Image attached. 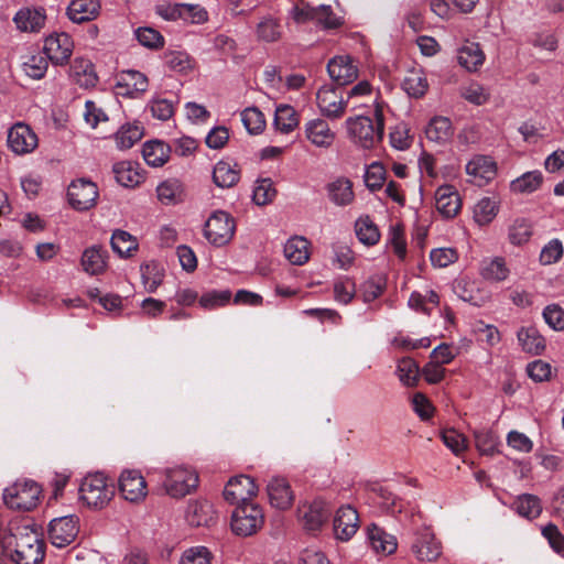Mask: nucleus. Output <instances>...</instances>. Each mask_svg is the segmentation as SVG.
Wrapping results in <instances>:
<instances>
[{
    "mask_svg": "<svg viewBox=\"0 0 564 564\" xmlns=\"http://www.w3.org/2000/svg\"><path fill=\"white\" fill-rule=\"evenodd\" d=\"M4 545L17 564H39L44 558L41 534L28 523H11Z\"/></svg>",
    "mask_w": 564,
    "mask_h": 564,
    "instance_id": "obj_1",
    "label": "nucleus"
},
{
    "mask_svg": "<svg viewBox=\"0 0 564 564\" xmlns=\"http://www.w3.org/2000/svg\"><path fill=\"white\" fill-rule=\"evenodd\" d=\"M346 128L350 141L365 150L375 148L383 138L384 123L380 110L375 111V121L367 116L349 117Z\"/></svg>",
    "mask_w": 564,
    "mask_h": 564,
    "instance_id": "obj_2",
    "label": "nucleus"
},
{
    "mask_svg": "<svg viewBox=\"0 0 564 564\" xmlns=\"http://www.w3.org/2000/svg\"><path fill=\"white\" fill-rule=\"evenodd\" d=\"M115 497V486L102 473L88 474L79 486V501L89 509L101 510Z\"/></svg>",
    "mask_w": 564,
    "mask_h": 564,
    "instance_id": "obj_3",
    "label": "nucleus"
},
{
    "mask_svg": "<svg viewBox=\"0 0 564 564\" xmlns=\"http://www.w3.org/2000/svg\"><path fill=\"white\" fill-rule=\"evenodd\" d=\"M41 497V486L31 479L17 480L3 491L6 506L18 511H30L36 508Z\"/></svg>",
    "mask_w": 564,
    "mask_h": 564,
    "instance_id": "obj_4",
    "label": "nucleus"
},
{
    "mask_svg": "<svg viewBox=\"0 0 564 564\" xmlns=\"http://www.w3.org/2000/svg\"><path fill=\"white\" fill-rule=\"evenodd\" d=\"M163 487L165 492L173 498H182L191 494L198 486L197 473L184 465H177L164 469Z\"/></svg>",
    "mask_w": 564,
    "mask_h": 564,
    "instance_id": "obj_5",
    "label": "nucleus"
},
{
    "mask_svg": "<svg viewBox=\"0 0 564 564\" xmlns=\"http://www.w3.org/2000/svg\"><path fill=\"white\" fill-rule=\"evenodd\" d=\"M262 509L254 502L237 506L231 513V531L239 536L254 534L263 524Z\"/></svg>",
    "mask_w": 564,
    "mask_h": 564,
    "instance_id": "obj_6",
    "label": "nucleus"
},
{
    "mask_svg": "<svg viewBox=\"0 0 564 564\" xmlns=\"http://www.w3.org/2000/svg\"><path fill=\"white\" fill-rule=\"evenodd\" d=\"M410 550L415 560L423 564L436 562L443 554L442 542L427 527L415 531Z\"/></svg>",
    "mask_w": 564,
    "mask_h": 564,
    "instance_id": "obj_7",
    "label": "nucleus"
},
{
    "mask_svg": "<svg viewBox=\"0 0 564 564\" xmlns=\"http://www.w3.org/2000/svg\"><path fill=\"white\" fill-rule=\"evenodd\" d=\"M236 224L224 210L214 212L205 223L204 236L214 246L221 247L234 237Z\"/></svg>",
    "mask_w": 564,
    "mask_h": 564,
    "instance_id": "obj_8",
    "label": "nucleus"
},
{
    "mask_svg": "<svg viewBox=\"0 0 564 564\" xmlns=\"http://www.w3.org/2000/svg\"><path fill=\"white\" fill-rule=\"evenodd\" d=\"M316 104L322 116L336 120L344 116L348 98L344 97L339 87L325 84L316 93Z\"/></svg>",
    "mask_w": 564,
    "mask_h": 564,
    "instance_id": "obj_9",
    "label": "nucleus"
},
{
    "mask_svg": "<svg viewBox=\"0 0 564 564\" xmlns=\"http://www.w3.org/2000/svg\"><path fill=\"white\" fill-rule=\"evenodd\" d=\"M258 494V486L253 478L247 475H239L230 478L224 488V499L230 503L240 506L252 503Z\"/></svg>",
    "mask_w": 564,
    "mask_h": 564,
    "instance_id": "obj_10",
    "label": "nucleus"
},
{
    "mask_svg": "<svg viewBox=\"0 0 564 564\" xmlns=\"http://www.w3.org/2000/svg\"><path fill=\"white\" fill-rule=\"evenodd\" d=\"M121 497L131 503H141L148 496V485L143 475L137 469H126L119 480Z\"/></svg>",
    "mask_w": 564,
    "mask_h": 564,
    "instance_id": "obj_11",
    "label": "nucleus"
},
{
    "mask_svg": "<svg viewBox=\"0 0 564 564\" xmlns=\"http://www.w3.org/2000/svg\"><path fill=\"white\" fill-rule=\"evenodd\" d=\"M67 196L74 209L85 212L96 205L99 193L95 183L89 180L79 178L70 183Z\"/></svg>",
    "mask_w": 564,
    "mask_h": 564,
    "instance_id": "obj_12",
    "label": "nucleus"
},
{
    "mask_svg": "<svg viewBox=\"0 0 564 564\" xmlns=\"http://www.w3.org/2000/svg\"><path fill=\"white\" fill-rule=\"evenodd\" d=\"M79 532V519L75 514L55 518L50 522L48 536L56 547H64L75 541Z\"/></svg>",
    "mask_w": 564,
    "mask_h": 564,
    "instance_id": "obj_13",
    "label": "nucleus"
},
{
    "mask_svg": "<svg viewBox=\"0 0 564 564\" xmlns=\"http://www.w3.org/2000/svg\"><path fill=\"white\" fill-rule=\"evenodd\" d=\"M359 529V514L351 505L339 507L333 520L334 538L340 542H348Z\"/></svg>",
    "mask_w": 564,
    "mask_h": 564,
    "instance_id": "obj_14",
    "label": "nucleus"
},
{
    "mask_svg": "<svg viewBox=\"0 0 564 564\" xmlns=\"http://www.w3.org/2000/svg\"><path fill=\"white\" fill-rule=\"evenodd\" d=\"M291 15L296 22L315 21L325 30L337 28L343 23V18L334 15L332 8L325 4L317 7L305 6L301 9L293 8Z\"/></svg>",
    "mask_w": 564,
    "mask_h": 564,
    "instance_id": "obj_15",
    "label": "nucleus"
},
{
    "mask_svg": "<svg viewBox=\"0 0 564 564\" xmlns=\"http://www.w3.org/2000/svg\"><path fill=\"white\" fill-rule=\"evenodd\" d=\"M327 73L337 87L354 83L358 78V67L349 55H337L327 63Z\"/></svg>",
    "mask_w": 564,
    "mask_h": 564,
    "instance_id": "obj_16",
    "label": "nucleus"
},
{
    "mask_svg": "<svg viewBox=\"0 0 564 564\" xmlns=\"http://www.w3.org/2000/svg\"><path fill=\"white\" fill-rule=\"evenodd\" d=\"M8 145L15 154H28L37 148L39 139L30 126L18 122L8 132Z\"/></svg>",
    "mask_w": 564,
    "mask_h": 564,
    "instance_id": "obj_17",
    "label": "nucleus"
},
{
    "mask_svg": "<svg viewBox=\"0 0 564 564\" xmlns=\"http://www.w3.org/2000/svg\"><path fill=\"white\" fill-rule=\"evenodd\" d=\"M148 77L134 69L121 70L117 75V94L124 97L137 98L148 90Z\"/></svg>",
    "mask_w": 564,
    "mask_h": 564,
    "instance_id": "obj_18",
    "label": "nucleus"
},
{
    "mask_svg": "<svg viewBox=\"0 0 564 564\" xmlns=\"http://www.w3.org/2000/svg\"><path fill=\"white\" fill-rule=\"evenodd\" d=\"M466 173L471 177L474 184L484 186L496 177L497 164L490 156L475 155L466 164Z\"/></svg>",
    "mask_w": 564,
    "mask_h": 564,
    "instance_id": "obj_19",
    "label": "nucleus"
},
{
    "mask_svg": "<svg viewBox=\"0 0 564 564\" xmlns=\"http://www.w3.org/2000/svg\"><path fill=\"white\" fill-rule=\"evenodd\" d=\"M329 516V508L322 499H316L307 506L300 509V520L303 528L308 532L321 530Z\"/></svg>",
    "mask_w": 564,
    "mask_h": 564,
    "instance_id": "obj_20",
    "label": "nucleus"
},
{
    "mask_svg": "<svg viewBox=\"0 0 564 564\" xmlns=\"http://www.w3.org/2000/svg\"><path fill=\"white\" fill-rule=\"evenodd\" d=\"M108 251L100 245L86 248L80 257V265L89 275H101L108 269Z\"/></svg>",
    "mask_w": 564,
    "mask_h": 564,
    "instance_id": "obj_21",
    "label": "nucleus"
},
{
    "mask_svg": "<svg viewBox=\"0 0 564 564\" xmlns=\"http://www.w3.org/2000/svg\"><path fill=\"white\" fill-rule=\"evenodd\" d=\"M435 207L446 219L454 218L462 207L460 196L452 185H441L435 192Z\"/></svg>",
    "mask_w": 564,
    "mask_h": 564,
    "instance_id": "obj_22",
    "label": "nucleus"
},
{
    "mask_svg": "<svg viewBox=\"0 0 564 564\" xmlns=\"http://www.w3.org/2000/svg\"><path fill=\"white\" fill-rule=\"evenodd\" d=\"M43 51L47 61L54 65H64L73 54L74 42L72 37H45Z\"/></svg>",
    "mask_w": 564,
    "mask_h": 564,
    "instance_id": "obj_23",
    "label": "nucleus"
},
{
    "mask_svg": "<svg viewBox=\"0 0 564 564\" xmlns=\"http://www.w3.org/2000/svg\"><path fill=\"white\" fill-rule=\"evenodd\" d=\"M186 520L193 527H209L216 522L217 512L210 501L195 500L187 506Z\"/></svg>",
    "mask_w": 564,
    "mask_h": 564,
    "instance_id": "obj_24",
    "label": "nucleus"
},
{
    "mask_svg": "<svg viewBox=\"0 0 564 564\" xmlns=\"http://www.w3.org/2000/svg\"><path fill=\"white\" fill-rule=\"evenodd\" d=\"M329 202L338 207L350 205L355 199L352 182L346 176H337L326 185Z\"/></svg>",
    "mask_w": 564,
    "mask_h": 564,
    "instance_id": "obj_25",
    "label": "nucleus"
},
{
    "mask_svg": "<svg viewBox=\"0 0 564 564\" xmlns=\"http://www.w3.org/2000/svg\"><path fill=\"white\" fill-rule=\"evenodd\" d=\"M69 78L73 83L85 89L93 88L98 83L94 64L83 57H77L72 63Z\"/></svg>",
    "mask_w": 564,
    "mask_h": 564,
    "instance_id": "obj_26",
    "label": "nucleus"
},
{
    "mask_svg": "<svg viewBox=\"0 0 564 564\" xmlns=\"http://www.w3.org/2000/svg\"><path fill=\"white\" fill-rule=\"evenodd\" d=\"M13 21L20 32L39 33L45 24L46 14L43 9L23 8L15 13Z\"/></svg>",
    "mask_w": 564,
    "mask_h": 564,
    "instance_id": "obj_27",
    "label": "nucleus"
},
{
    "mask_svg": "<svg viewBox=\"0 0 564 564\" xmlns=\"http://www.w3.org/2000/svg\"><path fill=\"white\" fill-rule=\"evenodd\" d=\"M367 540L376 553L383 555L394 553L398 547L395 536L373 523L367 528Z\"/></svg>",
    "mask_w": 564,
    "mask_h": 564,
    "instance_id": "obj_28",
    "label": "nucleus"
},
{
    "mask_svg": "<svg viewBox=\"0 0 564 564\" xmlns=\"http://www.w3.org/2000/svg\"><path fill=\"white\" fill-rule=\"evenodd\" d=\"M479 273L484 280L497 283L509 278L510 269L503 257H489L481 261Z\"/></svg>",
    "mask_w": 564,
    "mask_h": 564,
    "instance_id": "obj_29",
    "label": "nucleus"
},
{
    "mask_svg": "<svg viewBox=\"0 0 564 564\" xmlns=\"http://www.w3.org/2000/svg\"><path fill=\"white\" fill-rule=\"evenodd\" d=\"M517 338L521 349L532 356H539L545 349V339L534 326L519 328Z\"/></svg>",
    "mask_w": 564,
    "mask_h": 564,
    "instance_id": "obj_30",
    "label": "nucleus"
},
{
    "mask_svg": "<svg viewBox=\"0 0 564 564\" xmlns=\"http://www.w3.org/2000/svg\"><path fill=\"white\" fill-rule=\"evenodd\" d=\"M306 138L318 148H329L335 140L328 123L323 119H313L305 126Z\"/></svg>",
    "mask_w": 564,
    "mask_h": 564,
    "instance_id": "obj_31",
    "label": "nucleus"
},
{
    "mask_svg": "<svg viewBox=\"0 0 564 564\" xmlns=\"http://www.w3.org/2000/svg\"><path fill=\"white\" fill-rule=\"evenodd\" d=\"M458 64L467 72H476L485 62V54L478 43L466 41L457 51Z\"/></svg>",
    "mask_w": 564,
    "mask_h": 564,
    "instance_id": "obj_32",
    "label": "nucleus"
},
{
    "mask_svg": "<svg viewBox=\"0 0 564 564\" xmlns=\"http://www.w3.org/2000/svg\"><path fill=\"white\" fill-rule=\"evenodd\" d=\"M100 11L99 0H73L67 8L68 18L75 23L95 19Z\"/></svg>",
    "mask_w": 564,
    "mask_h": 564,
    "instance_id": "obj_33",
    "label": "nucleus"
},
{
    "mask_svg": "<svg viewBox=\"0 0 564 564\" xmlns=\"http://www.w3.org/2000/svg\"><path fill=\"white\" fill-rule=\"evenodd\" d=\"M284 258L292 264L302 265L310 258V242L303 236L291 237L284 242Z\"/></svg>",
    "mask_w": 564,
    "mask_h": 564,
    "instance_id": "obj_34",
    "label": "nucleus"
},
{
    "mask_svg": "<svg viewBox=\"0 0 564 564\" xmlns=\"http://www.w3.org/2000/svg\"><path fill=\"white\" fill-rule=\"evenodd\" d=\"M171 148L163 141L151 140L143 144L142 155L148 165L163 166L170 159Z\"/></svg>",
    "mask_w": 564,
    "mask_h": 564,
    "instance_id": "obj_35",
    "label": "nucleus"
},
{
    "mask_svg": "<svg viewBox=\"0 0 564 564\" xmlns=\"http://www.w3.org/2000/svg\"><path fill=\"white\" fill-rule=\"evenodd\" d=\"M117 182L124 187H135L143 181L138 164L131 161H121L113 165Z\"/></svg>",
    "mask_w": 564,
    "mask_h": 564,
    "instance_id": "obj_36",
    "label": "nucleus"
},
{
    "mask_svg": "<svg viewBox=\"0 0 564 564\" xmlns=\"http://www.w3.org/2000/svg\"><path fill=\"white\" fill-rule=\"evenodd\" d=\"M543 183V174L539 170L528 171L510 182V191L514 194H532Z\"/></svg>",
    "mask_w": 564,
    "mask_h": 564,
    "instance_id": "obj_37",
    "label": "nucleus"
},
{
    "mask_svg": "<svg viewBox=\"0 0 564 564\" xmlns=\"http://www.w3.org/2000/svg\"><path fill=\"white\" fill-rule=\"evenodd\" d=\"M240 178V171L235 163L219 161L213 171L214 183L221 188L232 187Z\"/></svg>",
    "mask_w": 564,
    "mask_h": 564,
    "instance_id": "obj_38",
    "label": "nucleus"
},
{
    "mask_svg": "<svg viewBox=\"0 0 564 564\" xmlns=\"http://www.w3.org/2000/svg\"><path fill=\"white\" fill-rule=\"evenodd\" d=\"M426 138L435 143H445L453 135V126L446 117H434L425 129Z\"/></svg>",
    "mask_w": 564,
    "mask_h": 564,
    "instance_id": "obj_39",
    "label": "nucleus"
},
{
    "mask_svg": "<svg viewBox=\"0 0 564 564\" xmlns=\"http://www.w3.org/2000/svg\"><path fill=\"white\" fill-rule=\"evenodd\" d=\"M110 245L119 257H131L139 247L138 240L131 234L124 230L117 229L112 232Z\"/></svg>",
    "mask_w": 564,
    "mask_h": 564,
    "instance_id": "obj_40",
    "label": "nucleus"
},
{
    "mask_svg": "<svg viewBox=\"0 0 564 564\" xmlns=\"http://www.w3.org/2000/svg\"><path fill=\"white\" fill-rule=\"evenodd\" d=\"M140 271L144 289L149 293H154L164 280V268L160 263L151 261L142 264Z\"/></svg>",
    "mask_w": 564,
    "mask_h": 564,
    "instance_id": "obj_41",
    "label": "nucleus"
},
{
    "mask_svg": "<svg viewBox=\"0 0 564 564\" xmlns=\"http://www.w3.org/2000/svg\"><path fill=\"white\" fill-rule=\"evenodd\" d=\"M355 231L358 240L366 246H375L380 240V232L371 218L360 216L355 223Z\"/></svg>",
    "mask_w": 564,
    "mask_h": 564,
    "instance_id": "obj_42",
    "label": "nucleus"
},
{
    "mask_svg": "<svg viewBox=\"0 0 564 564\" xmlns=\"http://www.w3.org/2000/svg\"><path fill=\"white\" fill-rule=\"evenodd\" d=\"M21 70L31 79L39 80L43 78L48 68L46 57L39 54H29L22 57Z\"/></svg>",
    "mask_w": 564,
    "mask_h": 564,
    "instance_id": "obj_43",
    "label": "nucleus"
},
{
    "mask_svg": "<svg viewBox=\"0 0 564 564\" xmlns=\"http://www.w3.org/2000/svg\"><path fill=\"white\" fill-rule=\"evenodd\" d=\"M499 210V204L491 197L480 198L474 206V220L480 225H488L494 220Z\"/></svg>",
    "mask_w": 564,
    "mask_h": 564,
    "instance_id": "obj_44",
    "label": "nucleus"
},
{
    "mask_svg": "<svg viewBox=\"0 0 564 564\" xmlns=\"http://www.w3.org/2000/svg\"><path fill=\"white\" fill-rule=\"evenodd\" d=\"M460 96L471 105L482 106L490 99V91L478 82H470L460 87Z\"/></svg>",
    "mask_w": 564,
    "mask_h": 564,
    "instance_id": "obj_45",
    "label": "nucleus"
},
{
    "mask_svg": "<svg viewBox=\"0 0 564 564\" xmlns=\"http://www.w3.org/2000/svg\"><path fill=\"white\" fill-rule=\"evenodd\" d=\"M183 194L182 183L177 180H166L156 187V195L162 204L171 205L181 200Z\"/></svg>",
    "mask_w": 564,
    "mask_h": 564,
    "instance_id": "obj_46",
    "label": "nucleus"
},
{
    "mask_svg": "<svg viewBox=\"0 0 564 564\" xmlns=\"http://www.w3.org/2000/svg\"><path fill=\"white\" fill-rule=\"evenodd\" d=\"M516 511L527 519H535L542 512L540 499L530 494H524L518 497L514 502Z\"/></svg>",
    "mask_w": 564,
    "mask_h": 564,
    "instance_id": "obj_47",
    "label": "nucleus"
},
{
    "mask_svg": "<svg viewBox=\"0 0 564 564\" xmlns=\"http://www.w3.org/2000/svg\"><path fill=\"white\" fill-rule=\"evenodd\" d=\"M532 236V226L525 218H517L508 229V239L513 246L527 243Z\"/></svg>",
    "mask_w": 564,
    "mask_h": 564,
    "instance_id": "obj_48",
    "label": "nucleus"
},
{
    "mask_svg": "<svg viewBox=\"0 0 564 564\" xmlns=\"http://www.w3.org/2000/svg\"><path fill=\"white\" fill-rule=\"evenodd\" d=\"M402 88L410 97L420 98L429 88L427 79L422 72L413 70L404 77Z\"/></svg>",
    "mask_w": 564,
    "mask_h": 564,
    "instance_id": "obj_49",
    "label": "nucleus"
},
{
    "mask_svg": "<svg viewBox=\"0 0 564 564\" xmlns=\"http://www.w3.org/2000/svg\"><path fill=\"white\" fill-rule=\"evenodd\" d=\"M395 375L405 387H414L419 380V366L411 358H403L397 365Z\"/></svg>",
    "mask_w": 564,
    "mask_h": 564,
    "instance_id": "obj_50",
    "label": "nucleus"
},
{
    "mask_svg": "<svg viewBox=\"0 0 564 564\" xmlns=\"http://www.w3.org/2000/svg\"><path fill=\"white\" fill-rule=\"evenodd\" d=\"M477 449L485 455H492L498 451L499 437L488 429H481L474 433Z\"/></svg>",
    "mask_w": 564,
    "mask_h": 564,
    "instance_id": "obj_51",
    "label": "nucleus"
},
{
    "mask_svg": "<svg viewBox=\"0 0 564 564\" xmlns=\"http://www.w3.org/2000/svg\"><path fill=\"white\" fill-rule=\"evenodd\" d=\"M142 137V130L135 124H124L115 134L116 144L121 150L130 149Z\"/></svg>",
    "mask_w": 564,
    "mask_h": 564,
    "instance_id": "obj_52",
    "label": "nucleus"
},
{
    "mask_svg": "<svg viewBox=\"0 0 564 564\" xmlns=\"http://www.w3.org/2000/svg\"><path fill=\"white\" fill-rule=\"evenodd\" d=\"M231 299L229 290H212L199 297V306L204 310H216L226 306Z\"/></svg>",
    "mask_w": 564,
    "mask_h": 564,
    "instance_id": "obj_53",
    "label": "nucleus"
},
{
    "mask_svg": "<svg viewBox=\"0 0 564 564\" xmlns=\"http://www.w3.org/2000/svg\"><path fill=\"white\" fill-rule=\"evenodd\" d=\"M213 554L203 545L186 549L177 564H212Z\"/></svg>",
    "mask_w": 564,
    "mask_h": 564,
    "instance_id": "obj_54",
    "label": "nucleus"
},
{
    "mask_svg": "<svg viewBox=\"0 0 564 564\" xmlns=\"http://www.w3.org/2000/svg\"><path fill=\"white\" fill-rule=\"evenodd\" d=\"M241 120L248 132L251 134L262 132L265 127L264 116L256 107L245 109L241 113Z\"/></svg>",
    "mask_w": 564,
    "mask_h": 564,
    "instance_id": "obj_55",
    "label": "nucleus"
},
{
    "mask_svg": "<svg viewBox=\"0 0 564 564\" xmlns=\"http://www.w3.org/2000/svg\"><path fill=\"white\" fill-rule=\"evenodd\" d=\"M356 293V284L352 279L344 276L334 282V297L340 304H348Z\"/></svg>",
    "mask_w": 564,
    "mask_h": 564,
    "instance_id": "obj_56",
    "label": "nucleus"
},
{
    "mask_svg": "<svg viewBox=\"0 0 564 564\" xmlns=\"http://www.w3.org/2000/svg\"><path fill=\"white\" fill-rule=\"evenodd\" d=\"M275 196L276 189L273 187V183L270 178H263L256 183L252 199L257 205H267L271 203Z\"/></svg>",
    "mask_w": 564,
    "mask_h": 564,
    "instance_id": "obj_57",
    "label": "nucleus"
},
{
    "mask_svg": "<svg viewBox=\"0 0 564 564\" xmlns=\"http://www.w3.org/2000/svg\"><path fill=\"white\" fill-rule=\"evenodd\" d=\"M384 167L379 162H373L370 165L366 167L365 174H364V181L365 185L370 191H376L381 188L384 182Z\"/></svg>",
    "mask_w": 564,
    "mask_h": 564,
    "instance_id": "obj_58",
    "label": "nucleus"
},
{
    "mask_svg": "<svg viewBox=\"0 0 564 564\" xmlns=\"http://www.w3.org/2000/svg\"><path fill=\"white\" fill-rule=\"evenodd\" d=\"M444 445L455 455L462 454L467 448L465 436L455 429H446L442 432Z\"/></svg>",
    "mask_w": 564,
    "mask_h": 564,
    "instance_id": "obj_59",
    "label": "nucleus"
},
{
    "mask_svg": "<svg viewBox=\"0 0 564 564\" xmlns=\"http://www.w3.org/2000/svg\"><path fill=\"white\" fill-rule=\"evenodd\" d=\"M562 241L557 238L550 240L541 250L540 261L544 265L556 263L563 256Z\"/></svg>",
    "mask_w": 564,
    "mask_h": 564,
    "instance_id": "obj_60",
    "label": "nucleus"
},
{
    "mask_svg": "<svg viewBox=\"0 0 564 564\" xmlns=\"http://www.w3.org/2000/svg\"><path fill=\"white\" fill-rule=\"evenodd\" d=\"M389 138L391 147L394 148L395 150L403 151L408 149L411 144L409 129L406 124L402 122L391 128Z\"/></svg>",
    "mask_w": 564,
    "mask_h": 564,
    "instance_id": "obj_61",
    "label": "nucleus"
},
{
    "mask_svg": "<svg viewBox=\"0 0 564 564\" xmlns=\"http://www.w3.org/2000/svg\"><path fill=\"white\" fill-rule=\"evenodd\" d=\"M545 323L556 332L564 329V310L557 304H550L543 310Z\"/></svg>",
    "mask_w": 564,
    "mask_h": 564,
    "instance_id": "obj_62",
    "label": "nucleus"
},
{
    "mask_svg": "<svg viewBox=\"0 0 564 564\" xmlns=\"http://www.w3.org/2000/svg\"><path fill=\"white\" fill-rule=\"evenodd\" d=\"M150 111L154 118L165 121L174 113V105L165 98H153L149 104Z\"/></svg>",
    "mask_w": 564,
    "mask_h": 564,
    "instance_id": "obj_63",
    "label": "nucleus"
},
{
    "mask_svg": "<svg viewBox=\"0 0 564 564\" xmlns=\"http://www.w3.org/2000/svg\"><path fill=\"white\" fill-rule=\"evenodd\" d=\"M430 260L435 268H445L457 260V252L453 248H435L430 252Z\"/></svg>",
    "mask_w": 564,
    "mask_h": 564,
    "instance_id": "obj_64",
    "label": "nucleus"
}]
</instances>
